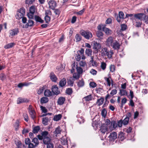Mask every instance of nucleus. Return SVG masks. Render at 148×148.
<instances>
[{
	"label": "nucleus",
	"instance_id": "nucleus-1",
	"mask_svg": "<svg viewBox=\"0 0 148 148\" xmlns=\"http://www.w3.org/2000/svg\"><path fill=\"white\" fill-rule=\"evenodd\" d=\"M80 33L82 36L87 40L91 39L92 36L91 32L88 30L85 31L82 29L80 30Z\"/></svg>",
	"mask_w": 148,
	"mask_h": 148
},
{
	"label": "nucleus",
	"instance_id": "nucleus-2",
	"mask_svg": "<svg viewBox=\"0 0 148 148\" xmlns=\"http://www.w3.org/2000/svg\"><path fill=\"white\" fill-rule=\"evenodd\" d=\"M84 49L81 48V50H78L77 52V55L75 57V58L77 61H79L80 60L81 57L83 60L85 59V57L84 55Z\"/></svg>",
	"mask_w": 148,
	"mask_h": 148
},
{
	"label": "nucleus",
	"instance_id": "nucleus-3",
	"mask_svg": "<svg viewBox=\"0 0 148 148\" xmlns=\"http://www.w3.org/2000/svg\"><path fill=\"white\" fill-rule=\"evenodd\" d=\"M125 19L124 17V15L123 13L121 11H120L119 12L118 15H116V19L118 23H120L121 20H123V19Z\"/></svg>",
	"mask_w": 148,
	"mask_h": 148
},
{
	"label": "nucleus",
	"instance_id": "nucleus-4",
	"mask_svg": "<svg viewBox=\"0 0 148 148\" xmlns=\"http://www.w3.org/2000/svg\"><path fill=\"white\" fill-rule=\"evenodd\" d=\"M115 40H114V38L112 36H110L107 39L106 41V45L109 47L111 46Z\"/></svg>",
	"mask_w": 148,
	"mask_h": 148
},
{
	"label": "nucleus",
	"instance_id": "nucleus-5",
	"mask_svg": "<svg viewBox=\"0 0 148 148\" xmlns=\"http://www.w3.org/2000/svg\"><path fill=\"white\" fill-rule=\"evenodd\" d=\"M51 90L52 92L55 95H57L59 94L60 92L59 90L57 85H54L52 86Z\"/></svg>",
	"mask_w": 148,
	"mask_h": 148
},
{
	"label": "nucleus",
	"instance_id": "nucleus-6",
	"mask_svg": "<svg viewBox=\"0 0 148 148\" xmlns=\"http://www.w3.org/2000/svg\"><path fill=\"white\" fill-rule=\"evenodd\" d=\"M108 137L110 140L113 141L117 138V134L116 132H112L110 133Z\"/></svg>",
	"mask_w": 148,
	"mask_h": 148
},
{
	"label": "nucleus",
	"instance_id": "nucleus-7",
	"mask_svg": "<svg viewBox=\"0 0 148 148\" xmlns=\"http://www.w3.org/2000/svg\"><path fill=\"white\" fill-rule=\"evenodd\" d=\"M49 8L52 10H54L56 6V3L54 0H51L48 2Z\"/></svg>",
	"mask_w": 148,
	"mask_h": 148
},
{
	"label": "nucleus",
	"instance_id": "nucleus-8",
	"mask_svg": "<svg viewBox=\"0 0 148 148\" xmlns=\"http://www.w3.org/2000/svg\"><path fill=\"white\" fill-rule=\"evenodd\" d=\"M134 19L135 18L136 19L142 20L144 18H146V16L144 14L140 13L134 14Z\"/></svg>",
	"mask_w": 148,
	"mask_h": 148
},
{
	"label": "nucleus",
	"instance_id": "nucleus-9",
	"mask_svg": "<svg viewBox=\"0 0 148 148\" xmlns=\"http://www.w3.org/2000/svg\"><path fill=\"white\" fill-rule=\"evenodd\" d=\"M120 45L119 43L116 40H115L111 47L115 50H119L120 48Z\"/></svg>",
	"mask_w": 148,
	"mask_h": 148
},
{
	"label": "nucleus",
	"instance_id": "nucleus-10",
	"mask_svg": "<svg viewBox=\"0 0 148 148\" xmlns=\"http://www.w3.org/2000/svg\"><path fill=\"white\" fill-rule=\"evenodd\" d=\"M29 101L26 98L19 97L17 100V103L19 104L23 103H27Z\"/></svg>",
	"mask_w": 148,
	"mask_h": 148
},
{
	"label": "nucleus",
	"instance_id": "nucleus-11",
	"mask_svg": "<svg viewBox=\"0 0 148 148\" xmlns=\"http://www.w3.org/2000/svg\"><path fill=\"white\" fill-rule=\"evenodd\" d=\"M101 47V45L98 43L97 42H95L93 44V49L95 50L96 53H98V50Z\"/></svg>",
	"mask_w": 148,
	"mask_h": 148
},
{
	"label": "nucleus",
	"instance_id": "nucleus-12",
	"mask_svg": "<svg viewBox=\"0 0 148 148\" xmlns=\"http://www.w3.org/2000/svg\"><path fill=\"white\" fill-rule=\"evenodd\" d=\"M9 32L10 34V35L9 36L10 37V36H14L17 34L19 32V31L18 29L15 28L10 30L9 31Z\"/></svg>",
	"mask_w": 148,
	"mask_h": 148
},
{
	"label": "nucleus",
	"instance_id": "nucleus-13",
	"mask_svg": "<svg viewBox=\"0 0 148 148\" xmlns=\"http://www.w3.org/2000/svg\"><path fill=\"white\" fill-rule=\"evenodd\" d=\"M108 127L107 125L105 124H102L100 127V131L103 134H105V132L108 130Z\"/></svg>",
	"mask_w": 148,
	"mask_h": 148
},
{
	"label": "nucleus",
	"instance_id": "nucleus-14",
	"mask_svg": "<svg viewBox=\"0 0 148 148\" xmlns=\"http://www.w3.org/2000/svg\"><path fill=\"white\" fill-rule=\"evenodd\" d=\"M102 30L107 35H111L112 33V31L111 29L105 27V26L102 27Z\"/></svg>",
	"mask_w": 148,
	"mask_h": 148
},
{
	"label": "nucleus",
	"instance_id": "nucleus-15",
	"mask_svg": "<svg viewBox=\"0 0 148 148\" xmlns=\"http://www.w3.org/2000/svg\"><path fill=\"white\" fill-rule=\"evenodd\" d=\"M49 77L51 80L54 82H56L57 78L53 72H51L50 74Z\"/></svg>",
	"mask_w": 148,
	"mask_h": 148
},
{
	"label": "nucleus",
	"instance_id": "nucleus-16",
	"mask_svg": "<svg viewBox=\"0 0 148 148\" xmlns=\"http://www.w3.org/2000/svg\"><path fill=\"white\" fill-rule=\"evenodd\" d=\"M65 100V99L64 97H60L58 99L57 103L59 105H62L64 103Z\"/></svg>",
	"mask_w": 148,
	"mask_h": 148
},
{
	"label": "nucleus",
	"instance_id": "nucleus-17",
	"mask_svg": "<svg viewBox=\"0 0 148 148\" xmlns=\"http://www.w3.org/2000/svg\"><path fill=\"white\" fill-rule=\"evenodd\" d=\"M105 80L107 82L108 85V86H110L111 84L112 86L113 85V81L112 79L110 77L109 78L105 77L104 78Z\"/></svg>",
	"mask_w": 148,
	"mask_h": 148
},
{
	"label": "nucleus",
	"instance_id": "nucleus-18",
	"mask_svg": "<svg viewBox=\"0 0 148 148\" xmlns=\"http://www.w3.org/2000/svg\"><path fill=\"white\" fill-rule=\"evenodd\" d=\"M104 101V98L103 97H101L100 99H98L96 102V104L99 106H100L102 105Z\"/></svg>",
	"mask_w": 148,
	"mask_h": 148
},
{
	"label": "nucleus",
	"instance_id": "nucleus-19",
	"mask_svg": "<svg viewBox=\"0 0 148 148\" xmlns=\"http://www.w3.org/2000/svg\"><path fill=\"white\" fill-rule=\"evenodd\" d=\"M34 23V22L32 20L29 19L28 21V23H27L25 25V27L26 28H27L29 26H33Z\"/></svg>",
	"mask_w": 148,
	"mask_h": 148
},
{
	"label": "nucleus",
	"instance_id": "nucleus-20",
	"mask_svg": "<svg viewBox=\"0 0 148 148\" xmlns=\"http://www.w3.org/2000/svg\"><path fill=\"white\" fill-rule=\"evenodd\" d=\"M118 138L120 140L122 141L125 138V134L122 132H120L119 134Z\"/></svg>",
	"mask_w": 148,
	"mask_h": 148
},
{
	"label": "nucleus",
	"instance_id": "nucleus-21",
	"mask_svg": "<svg viewBox=\"0 0 148 148\" xmlns=\"http://www.w3.org/2000/svg\"><path fill=\"white\" fill-rule=\"evenodd\" d=\"M92 51L90 49H86L85 51L86 54L88 56L90 57H92Z\"/></svg>",
	"mask_w": 148,
	"mask_h": 148
},
{
	"label": "nucleus",
	"instance_id": "nucleus-22",
	"mask_svg": "<svg viewBox=\"0 0 148 148\" xmlns=\"http://www.w3.org/2000/svg\"><path fill=\"white\" fill-rule=\"evenodd\" d=\"M44 94L46 97H50L52 95V92L49 90H45Z\"/></svg>",
	"mask_w": 148,
	"mask_h": 148
},
{
	"label": "nucleus",
	"instance_id": "nucleus-23",
	"mask_svg": "<svg viewBox=\"0 0 148 148\" xmlns=\"http://www.w3.org/2000/svg\"><path fill=\"white\" fill-rule=\"evenodd\" d=\"M66 83V80L65 78L62 79L59 82V85L60 86L62 87L64 86Z\"/></svg>",
	"mask_w": 148,
	"mask_h": 148
},
{
	"label": "nucleus",
	"instance_id": "nucleus-24",
	"mask_svg": "<svg viewBox=\"0 0 148 148\" xmlns=\"http://www.w3.org/2000/svg\"><path fill=\"white\" fill-rule=\"evenodd\" d=\"M49 101L48 98L46 97H43L40 99V102L41 104L45 103Z\"/></svg>",
	"mask_w": 148,
	"mask_h": 148
},
{
	"label": "nucleus",
	"instance_id": "nucleus-25",
	"mask_svg": "<svg viewBox=\"0 0 148 148\" xmlns=\"http://www.w3.org/2000/svg\"><path fill=\"white\" fill-rule=\"evenodd\" d=\"M108 49L106 47H104L102 49L101 53L102 56H106L108 52Z\"/></svg>",
	"mask_w": 148,
	"mask_h": 148
},
{
	"label": "nucleus",
	"instance_id": "nucleus-26",
	"mask_svg": "<svg viewBox=\"0 0 148 148\" xmlns=\"http://www.w3.org/2000/svg\"><path fill=\"white\" fill-rule=\"evenodd\" d=\"M51 139L49 137L43 138V143L45 144H47L51 142Z\"/></svg>",
	"mask_w": 148,
	"mask_h": 148
},
{
	"label": "nucleus",
	"instance_id": "nucleus-27",
	"mask_svg": "<svg viewBox=\"0 0 148 148\" xmlns=\"http://www.w3.org/2000/svg\"><path fill=\"white\" fill-rule=\"evenodd\" d=\"M114 54V52L112 50H110V51H108V53L106 55L108 58L109 59H111L112 58V55Z\"/></svg>",
	"mask_w": 148,
	"mask_h": 148
},
{
	"label": "nucleus",
	"instance_id": "nucleus-28",
	"mask_svg": "<svg viewBox=\"0 0 148 148\" xmlns=\"http://www.w3.org/2000/svg\"><path fill=\"white\" fill-rule=\"evenodd\" d=\"M84 82L83 79H82L81 80H79L77 83V86L79 87H82L84 86Z\"/></svg>",
	"mask_w": 148,
	"mask_h": 148
},
{
	"label": "nucleus",
	"instance_id": "nucleus-29",
	"mask_svg": "<svg viewBox=\"0 0 148 148\" xmlns=\"http://www.w3.org/2000/svg\"><path fill=\"white\" fill-rule=\"evenodd\" d=\"M15 45L14 43H11L5 45L4 48L5 49H8L13 47Z\"/></svg>",
	"mask_w": 148,
	"mask_h": 148
},
{
	"label": "nucleus",
	"instance_id": "nucleus-30",
	"mask_svg": "<svg viewBox=\"0 0 148 148\" xmlns=\"http://www.w3.org/2000/svg\"><path fill=\"white\" fill-rule=\"evenodd\" d=\"M61 143L62 145H67L68 141L66 138L64 137H62L61 138Z\"/></svg>",
	"mask_w": 148,
	"mask_h": 148
},
{
	"label": "nucleus",
	"instance_id": "nucleus-31",
	"mask_svg": "<svg viewBox=\"0 0 148 148\" xmlns=\"http://www.w3.org/2000/svg\"><path fill=\"white\" fill-rule=\"evenodd\" d=\"M62 117V115L61 114L56 115L54 116L53 119L54 121H58L61 119Z\"/></svg>",
	"mask_w": 148,
	"mask_h": 148
},
{
	"label": "nucleus",
	"instance_id": "nucleus-32",
	"mask_svg": "<svg viewBox=\"0 0 148 148\" xmlns=\"http://www.w3.org/2000/svg\"><path fill=\"white\" fill-rule=\"evenodd\" d=\"M40 130V127L39 126H36L33 128V133L34 134H36L39 132Z\"/></svg>",
	"mask_w": 148,
	"mask_h": 148
},
{
	"label": "nucleus",
	"instance_id": "nucleus-33",
	"mask_svg": "<svg viewBox=\"0 0 148 148\" xmlns=\"http://www.w3.org/2000/svg\"><path fill=\"white\" fill-rule=\"evenodd\" d=\"M92 96L91 95H90L88 96H86L84 97L83 98L86 101H89L92 100Z\"/></svg>",
	"mask_w": 148,
	"mask_h": 148
},
{
	"label": "nucleus",
	"instance_id": "nucleus-34",
	"mask_svg": "<svg viewBox=\"0 0 148 148\" xmlns=\"http://www.w3.org/2000/svg\"><path fill=\"white\" fill-rule=\"evenodd\" d=\"M29 114L32 119H34L36 117V113L34 110L29 112Z\"/></svg>",
	"mask_w": 148,
	"mask_h": 148
},
{
	"label": "nucleus",
	"instance_id": "nucleus-35",
	"mask_svg": "<svg viewBox=\"0 0 148 148\" xmlns=\"http://www.w3.org/2000/svg\"><path fill=\"white\" fill-rule=\"evenodd\" d=\"M35 19L37 22H39L41 23H43L44 21L39 16H35Z\"/></svg>",
	"mask_w": 148,
	"mask_h": 148
},
{
	"label": "nucleus",
	"instance_id": "nucleus-36",
	"mask_svg": "<svg viewBox=\"0 0 148 148\" xmlns=\"http://www.w3.org/2000/svg\"><path fill=\"white\" fill-rule=\"evenodd\" d=\"M49 120V118L47 117H46L43 118L42 123L43 124L45 125H48V122Z\"/></svg>",
	"mask_w": 148,
	"mask_h": 148
},
{
	"label": "nucleus",
	"instance_id": "nucleus-37",
	"mask_svg": "<svg viewBox=\"0 0 148 148\" xmlns=\"http://www.w3.org/2000/svg\"><path fill=\"white\" fill-rule=\"evenodd\" d=\"M61 130H60V128L59 127H57L55 131L54 132V134H55L56 136L57 134H60L61 133Z\"/></svg>",
	"mask_w": 148,
	"mask_h": 148
},
{
	"label": "nucleus",
	"instance_id": "nucleus-38",
	"mask_svg": "<svg viewBox=\"0 0 148 148\" xmlns=\"http://www.w3.org/2000/svg\"><path fill=\"white\" fill-rule=\"evenodd\" d=\"M74 81V79L72 77H70L68 81V83L69 85L72 86L73 85Z\"/></svg>",
	"mask_w": 148,
	"mask_h": 148
},
{
	"label": "nucleus",
	"instance_id": "nucleus-39",
	"mask_svg": "<svg viewBox=\"0 0 148 148\" xmlns=\"http://www.w3.org/2000/svg\"><path fill=\"white\" fill-rule=\"evenodd\" d=\"M103 34L101 32L97 31L96 32V35L97 36L100 38H103Z\"/></svg>",
	"mask_w": 148,
	"mask_h": 148
},
{
	"label": "nucleus",
	"instance_id": "nucleus-40",
	"mask_svg": "<svg viewBox=\"0 0 148 148\" xmlns=\"http://www.w3.org/2000/svg\"><path fill=\"white\" fill-rule=\"evenodd\" d=\"M119 94L121 96H124L127 95V92L126 90L123 89H120Z\"/></svg>",
	"mask_w": 148,
	"mask_h": 148
},
{
	"label": "nucleus",
	"instance_id": "nucleus-41",
	"mask_svg": "<svg viewBox=\"0 0 148 148\" xmlns=\"http://www.w3.org/2000/svg\"><path fill=\"white\" fill-rule=\"evenodd\" d=\"M25 9L23 8H22L18 10L17 11V12H19L20 13H21V14L24 15L25 14Z\"/></svg>",
	"mask_w": 148,
	"mask_h": 148
},
{
	"label": "nucleus",
	"instance_id": "nucleus-42",
	"mask_svg": "<svg viewBox=\"0 0 148 148\" xmlns=\"http://www.w3.org/2000/svg\"><path fill=\"white\" fill-rule=\"evenodd\" d=\"M24 15L21 14L19 12H17L16 15V18L19 20L22 18Z\"/></svg>",
	"mask_w": 148,
	"mask_h": 148
},
{
	"label": "nucleus",
	"instance_id": "nucleus-43",
	"mask_svg": "<svg viewBox=\"0 0 148 148\" xmlns=\"http://www.w3.org/2000/svg\"><path fill=\"white\" fill-rule=\"evenodd\" d=\"M48 132L47 131H44L42 132L41 134L42 135L43 138H44L48 137Z\"/></svg>",
	"mask_w": 148,
	"mask_h": 148
},
{
	"label": "nucleus",
	"instance_id": "nucleus-44",
	"mask_svg": "<svg viewBox=\"0 0 148 148\" xmlns=\"http://www.w3.org/2000/svg\"><path fill=\"white\" fill-rule=\"evenodd\" d=\"M66 92L67 95H71L73 93L72 88H67L66 91Z\"/></svg>",
	"mask_w": 148,
	"mask_h": 148
},
{
	"label": "nucleus",
	"instance_id": "nucleus-45",
	"mask_svg": "<svg viewBox=\"0 0 148 148\" xmlns=\"http://www.w3.org/2000/svg\"><path fill=\"white\" fill-rule=\"evenodd\" d=\"M129 121V118L125 117L123 120H122V121L123 123V124L124 125H127Z\"/></svg>",
	"mask_w": 148,
	"mask_h": 148
},
{
	"label": "nucleus",
	"instance_id": "nucleus-46",
	"mask_svg": "<svg viewBox=\"0 0 148 148\" xmlns=\"http://www.w3.org/2000/svg\"><path fill=\"white\" fill-rule=\"evenodd\" d=\"M35 6H31L29 8V11L30 13L34 14L35 12Z\"/></svg>",
	"mask_w": 148,
	"mask_h": 148
},
{
	"label": "nucleus",
	"instance_id": "nucleus-47",
	"mask_svg": "<svg viewBox=\"0 0 148 148\" xmlns=\"http://www.w3.org/2000/svg\"><path fill=\"white\" fill-rule=\"evenodd\" d=\"M107 113V111L106 109L103 108L101 112V114L103 117H105L106 116Z\"/></svg>",
	"mask_w": 148,
	"mask_h": 148
},
{
	"label": "nucleus",
	"instance_id": "nucleus-48",
	"mask_svg": "<svg viewBox=\"0 0 148 148\" xmlns=\"http://www.w3.org/2000/svg\"><path fill=\"white\" fill-rule=\"evenodd\" d=\"M32 142L35 144V146L38 145L39 143L38 139L36 138H34Z\"/></svg>",
	"mask_w": 148,
	"mask_h": 148
},
{
	"label": "nucleus",
	"instance_id": "nucleus-49",
	"mask_svg": "<svg viewBox=\"0 0 148 148\" xmlns=\"http://www.w3.org/2000/svg\"><path fill=\"white\" fill-rule=\"evenodd\" d=\"M75 39L76 40V42H79L81 40L82 37L80 35L77 34L75 36Z\"/></svg>",
	"mask_w": 148,
	"mask_h": 148
},
{
	"label": "nucleus",
	"instance_id": "nucleus-50",
	"mask_svg": "<svg viewBox=\"0 0 148 148\" xmlns=\"http://www.w3.org/2000/svg\"><path fill=\"white\" fill-rule=\"evenodd\" d=\"M121 31H124L127 28V26L126 25L123 24H122L121 25Z\"/></svg>",
	"mask_w": 148,
	"mask_h": 148
},
{
	"label": "nucleus",
	"instance_id": "nucleus-51",
	"mask_svg": "<svg viewBox=\"0 0 148 148\" xmlns=\"http://www.w3.org/2000/svg\"><path fill=\"white\" fill-rule=\"evenodd\" d=\"M80 77V74L76 73H74L73 75V78H75L76 79H79Z\"/></svg>",
	"mask_w": 148,
	"mask_h": 148
},
{
	"label": "nucleus",
	"instance_id": "nucleus-52",
	"mask_svg": "<svg viewBox=\"0 0 148 148\" xmlns=\"http://www.w3.org/2000/svg\"><path fill=\"white\" fill-rule=\"evenodd\" d=\"M76 69L77 73L80 74L82 73L83 69L81 67L77 66Z\"/></svg>",
	"mask_w": 148,
	"mask_h": 148
},
{
	"label": "nucleus",
	"instance_id": "nucleus-53",
	"mask_svg": "<svg viewBox=\"0 0 148 148\" xmlns=\"http://www.w3.org/2000/svg\"><path fill=\"white\" fill-rule=\"evenodd\" d=\"M111 125V126H112L114 129L116 128L117 127V124L116 123V121H112Z\"/></svg>",
	"mask_w": 148,
	"mask_h": 148
},
{
	"label": "nucleus",
	"instance_id": "nucleus-54",
	"mask_svg": "<svg viewBox=\"0 0 148 148\" xmlns=\"http://www.w3.org/2000/svg\"><path fill=\"white\" fill-rule=\"evenodd\" d=\"M40 108L42 112L43 113H45L47 112V109L45 107L41 106H40Z\"/></svg>",
	"mask_w": 148,
	"mask_h": 148
},
{
	"label": "nucleus",
	"instance_id": "nucleus-55",
	"mask_svg": "<svg viewBox=\"0 0 148 148\" xmlns=\"http://www.w3.org/2000/svg\"><path fill=\"white\" fill-rule=\"evenodd\" d=\"M44 89L43 87H40L39 89L37 90V93L39 95H40L42 93Z\"/></svg>",
	"mask_w": 148,
	"mask_h": 148
},
{
	"label": "nucleus",
	"instance_id": "nucleus-56",
	"mask_svg": "<svg viewBox=\"0 0 148 148\" xmlns=\"http://www.w3.org/2000/svg\"><path fill=\"white\" fill-rule=\"evenodd\" d=\"M111 122H110V121L108 119H107L106 120V123L105 124V125H107V127H110V128L111 126H110V125H111Z\"/></svg>",
	"mask_w": 148,
	"mask_h": 148
},
{
	"label": "nucleus",
	"instance_id": "nucleus-57",
	"mask_svg": "<svg viewBox=\"0 0 148 148\" xmlns=\"http://www.w3.org/2000/svg\"><path fill=\"white\" fill-rule=\"evenodd\" d=\"M46 145H47V148H53L54 145L51 142L49 143Z\"/></svg>",
	"mask_w": 148,
	"mask_h": 148
},
{
	"label": "nucleus",
	"instance_id": "nucleus-58",
	"mask_svg": "<svg viewBox=\"0 0 148 148\" xmlns=\"http://www.w3.org/2000/svg\"><path fill=\"white\" fill-rule=\"evenodd\" d=\"M45 19L46 23H48L50 21L51 18L49 16H45Z\"/></svg>",
	"mask_w": 148,
	"mask_h": 148
},
{
	"label": "nucleus",
	"instance_id": "nucleus-59",
	"mask_svg": "<svg viewBox=\"0 0 148 148\" xmlns=\"http://www.w3.org/2000/svg\"><path fill=\"white\" fill-rule=\"evenodd\" d=\"M23 116L25 120L27 122L28 121V114L26 113H24L23 114Z\"/></svg>",
	"mask_w": 148,
	"mask_h": 148
},
{
	"label": "nucleus",
	"instance_id": "nucleus-60",
	"mask_svg": "<svg viewBox=\"0 0 148 148\" xmlns=\"http://www.w3.org/2000/svg\"><path fill=\"white\" fill-rule=\"evenodd\" d=\"M106 64L104 62H102L101 64V68L103 70H104L106 68Z\"/></svg>",
	"mask_w": 148,
	"mask_h": 148
},
{
	"label": "nucleus",
	"instance_id": "nucleus-61",
	"mask_svg": "<svg viewBox=\"0 0 148 148\" xmlns=\"http://www.w3.org/2000/svg\"><path fill=\"white\" fill-rule=\"evenodd\" d=\"M35 0H26L25 3L28 5L32 4Z\"/></svg>",
	"mask_w": 148,
	"mask_h": 148
},
{
	"label": "nucleus",
	"instance_id": "nucleus-62",
	"mask_svg": "<svg viewBox=\"0 0 148 148\" xmlns=\"http://www.w3.org/2000/svg\"><path fill=\"white\" fill-rule=\"evenodd\" d=\"M90 86L92 88H94L97 86L96 84L94 82H91L90 83Z\"/></svg>",
	"mask_w": 148,
	"mask_h": 148
},
{
	"label": "nucleus",
	"instance_id": "nucleus-63",
	"mask_svg": "<svg viewBox=\"0 0 148 148\" xmlns=\"http://www.w3.org/2000/svg\"><path fill=\"white\" fill-rule=\"evenodd\" d=\"M133 15V14H126L125 15V18H128L129 17H130L131 18L130 19H134V16H132Z\"/></svg>",
	"mask_w": 148,
	"mask_h": 148
},
{
	"label": "nucleus",
	"instance_id": "nucleus-64",
	"mask_svg": "<svg viewBox=\"0 0 148 148\" xmlns=\"http://www.w3.org/2000/svg\"><path fill=\"white\" fill-rule=\"evenodd\" d=\"M54 12L55 14L56 15L59 16L61 12L60 11L59 9H54Z\"/></svg>",
	"mask_w": 148,
	"mask_h": 148
}]
</instances>
